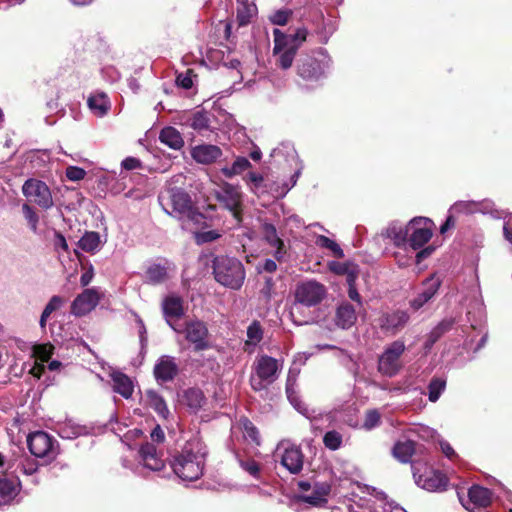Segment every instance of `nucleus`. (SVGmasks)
Listing matches in <instances>:
<instances>
[{"mask_svg":"<svg viewBox=\"0 0 512 512\" xmlns=\"http://www.w3.org/2000/svg\"><path fill=\"white\" fill-rule=\"evenodd\" d=\"M208 451L198 438L188 440L170 461L174 474L182 481H196L204 472Z\"/></svg>","mask_w":512,"mask_h":512,"instance_id":"nucleus-1","label":"nucleus"},{"mask_svg":"<svg viewBox=\"0 0 512 512\" xmlns=\"http://www.w3.org/2000/svg\"><path fill=\"white\" fill-rule=\"evenodd\" d=\"M158 201L166 214L177 219H188L196 224L204 220V215L198 212L191 195L183 188L169 187L158 196Z\"/></svg>","mask_w":512,"mask_h":512,"instance_id":"nucleus-2","label":"nucleus"},{"mask_svg":"<svg viewBox=\"0 0 512 512\" xmlns=\"http://www.w3.org/2000/svg\"><path fill=\"white\" fill-rule=\"evenodd\" d=\"M308 31L304 27H300L293 33H284L279 29H274V55H278L276 65L283 70L289 69L298 49L306 41Z\"/></svg>","mask_w":512,"mask_h":512,"instance_id":"nucleus-3","label":"nucleus"},{"mask_svg":"<svg viewBox=\"0 0 512 512\" xmlns=\"http://www.w3.org/2000/svg\"><path fill=\"white\" fill-rule=\"evenodd\" d=\"M215 280L224 287L239 290L245 280L244 265L235 257L218 255L212 261Z\"/></svg>","mask_w":512,"mask_h":512,"instance_id":"nucleus-4","label":"nucleus"},{"mask_svg":"<svg viewBox=\"0 0 512 512\" xmlns=\"http://www.w3.org/2000/svg\"><path fill=\"white\" fill-rule=\"evenodd\" d=\"M283 368V362L268 355H260L253 364L250 385L255 392L267 389L274 383Z\"/></svg>","mask_w":512,"mask_h":512,"instance_id":"nucleus-5","label":"nucleus"},{"mask_svg":"<svg viewBox=\"0 0 512 512\" xmlns=\"http://www.w3.org/2000/svg\"><path fill=\"white\" fill-rule=\"evenodd\" d=\"M326 287L316 280H303L296 284L291 315L294 317L300 306L315 307L326 297Z\"/></svg>","mask_w":512,"mask_h":512,"instance_id":"nucleus-6","label":"nucleus"},{"mask_svg":"<svg viewBox=\"0 0 512 512\" xmlns=\"http://www.w3.org/2000/svg\"><path fill=\"white\" fill-rule=\"evenodd\" d=\"M327 58L324 49L319 48L312 54L301 55L296 63V73L304 81H318L324 75V59Z\"/></svg>","mask_w":512,"mask_h":512,"instance_id":"nucleus-7","label":"nucleus"},{"mask_svg":"<svg viewBox=\"0 0 512 512\" xmlns=\"http://www.w3.org/2000/svg\"><path fill=\"white\" fill-rule=\"evenodd\" d=\"M140 464L131 467V470L137 475H143L144 469H149L154 472L161 471L165 467L163 454L159 452L153 443L146 442L141 445L138 451ZM122 465L125 468H130L128 460L122 459Z\"/></svg>","mask_w":512,"mask_h":512,"instance_id":"nucleus-8","label":"nucleus"},{"mask_svg":"<svg viewBox=\"0 0 512 512\" xmlns=\"http://www.w3.org/2000/svg\"><path fill=\"white\" fill-rule=\"evenodd\" d=\"M23 195L37 206L49 210L54 206L51 190L42 180L36 178L27 179L22 185Z\"/></svg>","mask_w":512,"mask_h":512,"instance_id":"nucleus-9","label":"nucleus"},{"mask_svg":"<svg viewBox=\"0 0 512 512\" xmlns=\"http://www.w3.org/2000/svg\"><path fill=\"white\" fill-rule=\"evenodd\" d=\"M405 351V344L396 340L387 346L378 360V371L386 377L395 376L400 368V357Z\"/></svg>","mask_w":512,"mask_h":512,"instance_id":"nucleus-10","label":"nucleus"},{"mask_svg":"<svg viewBox=\"0 0 512 512\" xmlns=\"http://www.w3.org/2000/svg\"><path fill=\"white\" fill-rule=\"evenodd\" d=\"M433 221L426 217H414L408 222L407 245L413 250L423 247L432 237Z\"/></svg>","mask_w":512,"mask_h":512,"instance_id":"nucleus-11","label":"nucleus"},{"mask_svg":"<svg viewBox=\"0 0 512 512\" xmlns=\"http://www.w3.org/2000/svg\"><path fill=\"white\" fill-rule=\"evenodd\" d=\"M56 440L44 431L31 433L27 438L28 448L35 457L52 460L57 455Z\"/></svg>","mask_w":512,"mask_h":512,"instance_id":"nucleus-12","label":"nucleus"},{"mask_svg":"<svg viewBox=\"0 0 512 512\" xmlns=\"http://www.w3.org/2000/svg\"><path fill=\"white\" fill-rule=\"evenodd\" d=\"M276 457L280 464L291 474H299L303 469L304 455L299 446L290 443H281L276 450Z\"/></svg>","mask_w":512,"mask_h":512,"instance_id":"nucleus-13","label":"nucleus"},{"mask_svg":"<svg viewBox=\"0 0 512 512\" xmlns=\"http://www.w3.org/2000/svg\"><path fill=\"white\" fill-rule=\"evenodd\" d=\"M260 233L262 240L274 249L273 257L278 262H282L287 255V247L276 226L267 219H260Z\"/></svg>","mask_w":512,"mask_h":512,"instance_id":"nucleus-14","label":"nucleus"},{"mask_svg":"<svg viewBox=\"0 0 512 512\" xmlns=\"http://www.w3.org/2000/svg\"><path fill=\"white\" fill-rule=\"evenodd\" d=\"M214 196L223 208L230 211L237 220H240L239 212L242 204V195L237 186L224 183L214 191Z\"/></svg>","mask_w":512,"mask_h":512,"instance_id":"nucleus-15","label":"nucleus"},{"mask_svg":"<svg viewBox=\"0 0 512 512\" xmlns=\"http://www.w3.org/2000/svg\"><path fill=\"white\" fill-rule=\"evenodd\" d=\"M185 338L193 345L196 352L207 350L211 347L207 325L201 320H191L185 324Z\"/></svg>","mask_w":512,"mask_h":512,"instance_id":"nucleus-16","label":"nucleus"},{"mask_svg":"<svg viewBox=\"0 0 512 512\" xmlns=\"http://www.w3.org/2000/svg\"><path fill=\"white\" fill-rule=\"evenodd\" d=\"M442 280L436 274H431L421 282L420 291L409 301L411 309L420 310L425 304L430 302L438 293Z\"/></svg>","mask_w":512,"mask_h":512,"instance_id":"nucleus-17","label":"nucleus"},{"mask_svg":"<svg viewBox=\"0 0 512 512\" xmlns=\"http://www.w3.org/2000/svg\"><path fill=\"white\" fill-rule=\"evenodd\" d=\"M287 150V155L291 158L295 159L297 162L296 168L294 173L291 175L290 179L288 181L283 182L281 186H278L275 189V197L277 198H283L286 196V194L296 185L302 170H303V164L302 161L299 159L296 150L293 146L290 144H282L279 147H276L272 150V156H278L283 153V150Z\"/></svg>","mask_w":512,"mask_h":512,"instance_id":"nucleus-18","label":"nucleus"},{"mask_svg":"<svg viewBox=\"0 0 512 512\" xmlns=\"http://www.w3.org/2000/svg\"><path fill=\"white\" fill-rule=\"evenodd\" d=\"M490 502V490L479 485H473L469 488L468 497L462 502V505L469 512H489L487 508Z\"/></svg>","mask_w":512,"mask_h":512,"instance_id":"nucleus-19","label":"nucleus"},{"mask_svg":"<svg viewBox=\"0 0 512 512\" xmlns=\"http://www.w3.org/2000/svg\"><path fill=\"white\" fill-rule=\"evenodd\" d=\"M410 316L407 311L393 310L384 312L378 319L380 329L389 335H396L408 323Z\"/></svg>","mask_w":512,"mask_h":512,"instance_id":"nucleus-20","label":"nucleus"},{"mask_svg":"<svg viewBox=\"0 0 512 512\" xmlns=\"http://www.w3.org/2000/svg\"><path fill=\"white\" fill-rule=\"evenodd\" d=\"M100 296L94 288L85 289L71 304V313L77 317L90 313L99 303Z\"/></svg>","mask_w":512,"mask_h":512,"instance_id":"nucleus-21","label":"nucleus"},{"mask_svg":"<svg viewBox=\"0 0 512 512\" xmlns=\"http://www.w3.org/2000/svg\"><path fill=\"white\" fill-rule=\"evenodd\" d=\"M311 493H302L295 497L297 502L307 503L314 507H323L328 502L331 485L328 482H314Z\"/></svg>","mask_w":512,"mask_h":512,"instance_id":"nucleus-22","label":"nucleus"},{"mask_svg":"<svg viewBox=\"0 0 512 512\" xmlns=\"http://www.w3.org/2000/svg\"><path fill=\"white\" fill-rule=\"evenodd\" d=\"M178 370L174 357L162 355L154 365L153 374L158 383H167L177 376Z\"/></svg>","mask_w":512,"mask_h":512,"instance_id":"nucleus-23","label":"nucleus"},{"mask_svg":"<svg viewBox=\"0 0 512 512\" xmlns=\"http://www.w3.org/2000/svg\"><path fill=\"white\" fill-rule=\"evenodd\" d=\"M416 484L429 492H442L446 490L448 479L438 470H430L416 478Z\"/></svg>","mask_w":512,"mask_h":512,"instance_id":"nucleus-24","label":"nucleus"},{"mask_svg":"<svg viewBox=\"0 0 512 512\" xmlns=\"http://www.w3.org/2000/svg\"><path fill=\"white\" fill-rule=\"evenodd\" d=\"M357 321L355 307L346 300L341 301L335 310L334 323L343 330H348Z\"/></svg>","mask_w":512,"mask_h":512,"instance_id":"nucleus-25","label":"nucleus"},{"mask_svg":"<svg viewBox=\"0 0 512 512\" xmlns=\"http://www.w3.org/2000/svg\"><path fill=\"white\" fill-rule=\"evenodd\" d=\"M192 158L200 164H211L222 156L220 147L212 144H201L192 148Z\"/></svg>","mask_w":512,"mask_h":512,"instance_id":"nucleus-26","label":"nucleus"},{"mask_svg":"<svg viewBox=\"0 0 512 512\" xmlns=\"http://www.w3.org/2000/svg\"><path fill=\"white\" fill-rule=\"evenodd\" d=\"M383 237L390 239L396 247H405L408 238V224L403 226L398 221H393L383 230Z\"/></svg>","mask_w":512,"mask_h":512,"instance_id":"nucleus-27","label":"nucleus"},{"mask_svg":"<svg viewBox=\"0 0 512 512\" xmlns=\"http://www.w3.org/2000/svg\"><path fill=\"white\" fill-rule=\"evenodd\" d=\"M162 310L169 326L171 319H179L184 315L183 301L179 296H167L162 303Z\"/></svg>","mask_w":512,"mask_h":512,"instance_id":"nucleus-28","label":"nucleus"},{"mask_svg":"<svg viewBox=\"0 0 512 512\" xmlns=\"http://www.w3.org/2000/svg\"><path fill=\"white\" fill-rule=\"evenodd\" d=\"M110 376L113 382V391L125 399L131 398L134 392L132 380L120 371H113Z\"/></svg>","mask_w":512,"mask_h":512,"instance_id":"nucleus-29","label":"nucleus"},{"mask_svg":"<svg viewBox=\"0 0 512 512\" xmlns=\"http://www.w3.org/2000/svg\"><path fill=\"white\" fill-rule=\"evenodd\" d=\"M183 401L191 412L197 413L206 404V397L201 389L189 388L184 391Z\"/></svg>","mask_w":512,"mask_h":512,"instance_id":"nucleus-30","label":"nucleus"},{"mask_svg":"<svg viewBox=\"0 0 512 512\" xmlns=\"http://www.w3.org/2000/svg\"><path fill=\"white\" fill-rule=\"evenodd\" d=\"M257 13L254 0H237V21L239 26H246Z\"/></svg>","mask_w":512,"mask_h":512,"instance_id":"nucleus-31","label":"nucleus"},{"mask_svg":"<svg viewBox=\"0 0 512 512\" xmlns=\"http://www.w3.org/2000/svg\"><path fill=\"white\" fill-rule=\"evenodd\" d=\"M19 481L15 479L0 478V505L10 503L18 494Z\"/></svg>","mask_w":512,"mask_h":512,"instance_id":"nucleus-32","label":"nucleus"},{"mask_svg":"<svg viewBox=\"0 0 512 512\" xmlns=\"http://www.w3.org/2000/svg\"><path fill=\"white\" fill-rule=\"evenodd\" d=\"M416 450V443L410 439L397 441L392 449L393 455L402 463H408Z\"/></svg>","mask_w":512,"mask_h":512,"instance_id":"nucleus-33","label":"nucleus"},{"mask_svg":"<svg viewBox=\"0 0 512 512\" xmlns=\"http://www.w3.org/2000/svg\"><path fill=\"white\" fill-rule=\"evenodd\" d=\"M89 109L97 116H104L110 109V102L104 92L92 94L87 99Z\"/></svg>","mask_w":512,"mask_h":512,"instance_id":"nucleus-34","label":"nucleus"},{"mask_svg":"<svg viewBox=\"0 0 512 512\" xmlns=\"http://www.w3.org/2000/svg\"><path fill=\"white\" fill-rule=\"evenodd\" d=\"M147 405L152 408L160 417L167 419L170 412L164 398L154 390L146 392Z\"/></svg>","mask_w":512,"mask_h":512,"instance_id":"nucleus-35","label":"nucleus"},{"mask_svg":"<svg viewBox=\"0 0 512 512\" xmlns=\"http://www.w3.org/2000/svg\"><path fill=\"white\" fill-rule=\"evenodd\" d=\"M247 339L245 341V350H253L263 339V329L258 320H254L246 331Z\"/></svg>","mask_w":512,"mask_h":512,"instance_id":"nucleus-36","label":"nucleus"},{"mask_svg":"<svg viewBox=\"0 0 512 512\" xmlns=\"http://www.w3.org/2000/svg\"><path fill=\"white\" fill-rule=\"evenodd\" d=\"M181 125H188L190 128H209L208 115L204 111L185 112L182 115Z\"/></svg>","mask_w":512,"mask_h":512,"instance_id":"nucleus-37","label":"nucleus"},{"mask_svg":"<svg viewBox=\"0 0 512 512\" xmlns=\"http://www.w3.org/2000/svg\"><path fill=\"white\" fill-rule=\"evenodd\" d=\"M239 426L245 440L257 446L260 445L261 438L259 430L247 417H241L239 419Z\"/></svg>","mask_w":512,"mask_h":512,"instance_id":"nucleus-38","label":"nucleus"},{"mask_svg":"<svg viewBox=\"0 0 512 512\" xmlns=\"http://www.w3.org/2000/svg\"><path fill=\"white\" fill-rule=\"evenodd\" d=\"M159 140L174 150H180L184 146V140L179 130H160Z\"/></svg>","mask_w":512,"mask_h":512,"instance_id":"nucleus-39","label":"nucleus"},{"mask_svg":"<svg viewBox=\"0 0 512 512\" xmlns=\"http://www.w3.org/2000/svg\"><path fill=\"white\" fill-rule=\"evenodd\" d=\"M167 279V268L159 263L151 264L146 270V282L157 285Z\"/></svg>","mask_w":512,"mask_h":512,"instance_id":"nucleus-40","label":"nucleus"},{"mask_svg":"<svg viewBox=\"0 0 512 512\" xmlns=\"http://www.w3.org/2000/svg\"><path fill=\"white\" fill-rule=\"evenodd\" d=\"M286 396L290 404L303 416H305L308 419L315 418L314 410H309V408L306 406V404L301 400L300 395L295 390L288 391L286 390Z\"/></svg>","mask_w":512,"mask_h":512,"instance_id":"nucleus-41","label":"nucleus"},{"mask_svg":"<svg viewBox=\"0 0 512 512\" xmlns=\"http://www.w3.org/2000/svg\"><path fill=\"white\" fill-rule=\"evenodd\" d=\"M251 166V163L246 157L239 156L237 157L230 167L221 168V173L226 178H232L236 175H240L242 172L247 170Z\"/></svg>","mask_w":512,"mask_h":512,"instance_id":"nucleus-42","label":"nucleus"},{"mask_svg":"<svg viewBox=\"0 0 512 512\" xmlns=\"http://www.w3.org/2000/svg\"><path fill=\"white\" fill-rule=\"evenodd\" d=\"M79 247L85 252H95L100 248V235L98 232L89 231L78 241Z\"/></svg>","mask_w":512,"mask_h":512,"instance_id":"nucleus-43","label":"nucleus"},{"mask_svg":"<svg viewBox=\"0 0 512 512\" xmlns=\"http://www.w3.org/2000/svg\"><path fill=\"white\" fill-rule=\"evenodd\" d=\"M477 213L489 215L494 219H505L507 215L504 210L497 209L495 203L490 199L477 201Z\"/></svg>","mask_w":512,"mask_h":512,"instance_id":"nucleus-44","label":"nucleus"},{"mask_svg":"<svg viewBox=\"0 0 512 512\" xmlns=\"http://www.w3.org/2000/svg\"><path fill=\"white\" fill-rule=\"evenodd\" d=\"M237 462L241 469L252 476L254 479H260L261 467L258 462L249 457H242L238 453L235 454Z\"/></svg>","mask_w":512,"mask_h":512,"instance_id":"nucleus-45","label":"nucleus"},{"mask_svg":"<svg viewBox=\"0 0 512 512\" xmlns=\"http://www.w3.org/2000/svg\"><path fill=\"white\" fill-rule=\"evenodd\" d=\"M315 244L320 248L330 250L334 257L343 258L345 256L344 251L340 247V245L336 241L328 238L327 236L317 235L315 239Z\"/></svg>","mask_w":512,"mask_h":512,"instance_id":"nucleus-46","label":"nucleus"},{"mask_svg":"<svg viewBox=\"0 0 512 512\" xmlns=\"http://www.w3.org/2000/svg\"><path fill=\"white\" fill-rule=\"evenodd\" d=\"M245 180L253 193L260 195L267 192V185L264 182V177L260 173L249 172Z\"/></svg>","mask_w":512,"mask_h":512,"instance_id":"nucleus-47","label":"nucleus"},{"mask_svg":"<svg viewBox=\"0 0 512 512\" xmlns=\"http://www.w3.org/2000/svg\"><path fill=\"white\" fill-rule=\"evenodd\" d=\"M446 380L441 377H434L428 384V399L430 402H436L445 391Z\"/></svg>","mask_w":512,"mask_h":512,"instance_id":"nucleus-48","label":"nucleus"},{"mask_svg":"<svg viewBox=\"0 0 512 512\" xmlns=\"http://www.w3.org/2000/svg\"><path fill=\"white\" fill-rule=\"evenodd\" d=\"M84 433V427L71 421L63 423L58 428V435L63 439H75Z\"/></svg>","mask_w":512,"mask_h":512,"instance_id":"nucleus-49","label":"nucleus"},{"mask_svg":"<svg viewBox=\"0 0 512 512\" xmlns=\"http://www.w3.org/2000/svg\"><path fill=\"white\" fill-rule=\"evenodd\" d=\"M449 212L450 213H459V214L477 213V201H473V200L457 201L451 206Z\"/></svg>","mask_w":512,"mask_h":512,"instance_id":"nucleus-50","label":"nucleus"},{"mask_svg":"<svg viewBox=\"0 0 512 512\" xmlns=\"http://www.w3.org/2000/svg\"><path fill=\"white\" fill-rule=\"evenodd\" d=\"M22 212H23L24 218L26 219L31 231L34 233H37L39 216L36 213L35 209L32 206H30L29 204L24 203L22 205Z\"/></svg>","mask_w":512,"mask_h":512,"instance_id":"nucleus-51","label":"nucleus"},{"mask_svg":"<svg viewBox=\"0 0 512 512\" xmlns=\"http://www.w3.org/2000/svg\"><path fill=\"white\" fill-rule=\"evenodd\" d=\"M323 443L329 450H338L342 445V435L336 430L328 431L323 437Z\"/></svg>","mask_w":512,"mask_h":512,"instance_id":"nucleus-52","label":"nucleus"},{"mask_svg":"<svg viewBox=\"0 0 512 512\" xmlns=\"http://www.w3.org/2000/svg\"><path fill=\"white\" fill-rule=\"evenodd\" d=\"M197 74H195L193 69H187L183 73H179L176 77L177 86L188 90L193 87V78H196Z\"/></svg>","mask_w":512,"mask_h":512,"instance_id":"nucleus-53","label":"nucleus"},{"mask_svg":"<svg viewBox=\"0 0 512 512\" xmlns=\"http://www.w3.org/2000/svg\"><path fill=\"white\" fill-rule=\"evenodd\" d=\"M381 423V415L377 409L368 410L365 414V419L363 422V428L365 430H372L378 427Z\"/></svg>","mask_w":512,"mask_h":512,"instance_id":"nucleus-54","label":"nucleus"},{"mask_svg":"<svg viewBox=\"0 0 512 512\" xmlns=\"http://www.w3.org/2000/svg\"><path fill=\"white\" fill-rule=\"evenodd\" d=\"M300 374V368L295 365V362L293 365L289 368L287 379H286V385H285V391H291L296 389L297 385V378Z\"/></svg>","mask_w":512,"mask_h":512,"instance_id":"nucleus-55","label":"nucleus"},{"mask_svg":"<svg viewBox=\"0 0 512 512\" xmlns=\"http://www.w3.org/2000/svg\"><path fill=\"white\" fill-rule=\"evenodd\" d=\"M292 12L290 10H278L270 16V21L275 25H286Z\"/></svg>","mask_w":512,"mask_h":512,"instance_id":"nucleus-56","label":"nucleus"},{"mask_svg":"<svg viewBox=\"0 0 512 512\" xmlns=\"http://www.w3.org/2000/svg\"><path fill=\"white\" fill-rule=\"evenodd\" d=\"M143 163L139 158L128 156L121 161V169L131 171L135 169H142Z\"/></svg>","mask_w":512,"mask_h":512,"instance_id":"nucleus-57","label":"nucleus"},{"mask_svg":"<svg viewBox=\"0 0 512 512\" xmlns=\"http://www.w3.org/2000/svg\"><path fill=\"white\" fill-rule=\"evenodd\" d=\"M62 304L63 299L58 295H54L50 298L42 312L45 313V316H50L54 311L58 310Z\"/></svg>","mask_w":512,"mask_h":512,"instance_id":"nucleus-58","label":"nucleus"},{"mask_svg":"<svg viewBox=\"0 0 512 512\" xmlns=\"http://www.w3.org/2000/svg\"><path fill=\"white\" fill-rule=\"evenodd\" d=\"M86 171L78 166H69L66 169V177L71 181H80L84 179Z\"/></svg>","mask_w":512,"mask_h":512,"instance_id":"nucleus-59","label":"nucleus"},{"mask_svg":"<svg viewBox=\"0 0 512 512\" xmlns=\"http://www.w3.org/2000/svg\"><path fill=\"white\" fill-rule=\"evenodd\" d=\"M276 259L266 258L263 262L258 263L257 271L259 273H273L277 270Z\"/></svg>","mask_w":512,"mask_h":512,"instance_id":"nucleus-60","label":"nucleus"},{"mask_svg":"<svg viewBox=\"0 0 512 512\" xmlns=\"http://www.w3.org/2000/svg\"><path fill=\"white\" fill-rule=\"evenodd\" d=\"M455 321L453 318H445L442 321H440L434 328V331H437V333L442 337L446 332L452 329Z\"/></svg>","mask_w":512,"mask_h":512,"instance_id":"nucleus-61","label":"nucleus"},{"mask_svg":"<svg viewBox=\"0 0 512 512\" xmlns=\"http://www.w3.org/2000/svg\"><path fill=\"white\" fill-rule=\"evenodd\" d=\"M220 237V234L216 230H209L198 233L196 238L198 243L212 242Z\"/></svg>","mask_w":512,"mask_h":512,"instance_id":"nucleus-62","label":"nucleus"},{"mask_svg":"<svg viewBox=\"0 0 512 512\" xmlns=\"http://www.w3.org/2000/svg\"><path fill=\"white\" fill-rule=\"evenodd\" d=\"M329 268L332 272L338 275H345L350 270V267L346 263H340L336 261H332L329 263Z\"/></svg>","mask_w":512,"mask_h":512,"instance_id":"nucleus-63","label":"nucleus"},{"mask_svg":"<svg viewBox=\"0 0 512 512\" xmlns=\"http://www.w3.org/2000/svg\"><path fill=\"white\" fill-rule=\"evenodd\" d=\"M151 440L154 443L160 444L163 443L165 440V433L161 426L157 424L150 433Z\"/></svg>","mask_w":512,"mask_h":512,"instance_id":"nucleus-64","label":"nucleus"}]
</instances>
